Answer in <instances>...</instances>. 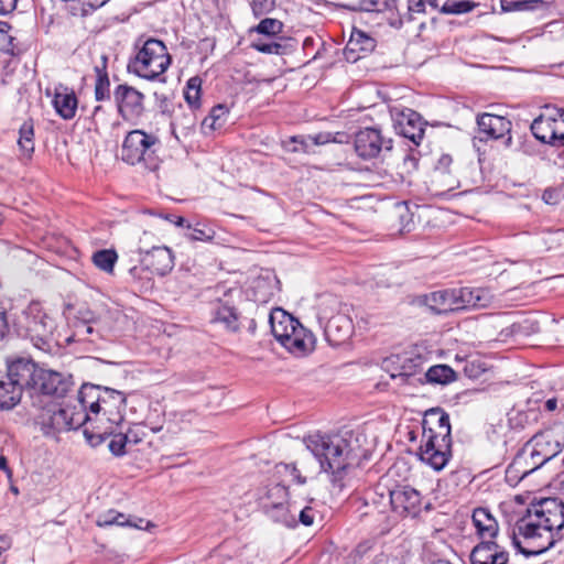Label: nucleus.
I'll return each instance as SVG.
<instances>
[{"label": "nucleus", "instance_id": "obj_53", "mask_svg": "<svg viewBox=\"0 0 564 564\" xmlns=\"http://www.w3.org/2000/svg\"><path fill=\"white\" fill-rule=\"evenodd\" d=\"M452 164H453L452 156L449 154H442L435 164V172H437L442 175L451 174Z\"/></svg>", "mask_w": 564, "mask_h": 564}, {"label": "nucleus", "instance_id": "obj_6", "mask_svg": "<svg viewBox=\"0 0 564 564\" xmlns=\"http://www.w3.org/2000/svg\"><path fill=\"white\" fill-rule=\"evenodd\" d=\"M135 54L129 59L130 74L153 82H165L163 77L172 63V57L163 41L154 37H139L134 43Z\"/></svg>", "mask_w": 564, "mask_h": 564}, {"label": "nucleus", "instance_id": "obj_32", "mask_svg": "<svg viewBox=\"0 0 564 564\" xmlns=\"http://www.w3.org/2000/svg\"><path fill=\"white\" fill-rule=\"evenodd\" d=\"M22 398L19 388L6 373H0V410L13 409Z\"/></svg>", "mask_w": 564, "mask_h": 564}, {"label": "nucleus", "instance_id": "obj_30", "mask_svg": "<svg viewBox=\"0 0 564 564\" xmlns=\"http://www.w3.org/2000/svg\"><path fill=\"white\" fill-rule=\"evenodd\" d=\"M375 46H376V41L371 36L367 35L362 31L356 30L350 35V39L346 45L345 53H346V56L348 59L352 58V61L356 62L357 59H359L361 57V55L358 54L356 56H352V54L370 53L373 51Z\"/></svg>", "mask_w": 564, "mask_h": 564}, {"label": "nucleus", "instance_id": "obj_25", "mask_svg": "<svg viewBox=\"0 0 564 564\" xmlns=\"http://www.w3.org/2000/svg\"><path fill=\"white\" fill-rule=\"evenodd\" d=\"M354 330L352 321L346 314L332 316L325 325L324 333L330 345L338 346L350 337Z\"/></svg>", "mask_w": 564, "mask_h": 564}, {"label": "nucleus", "instance_id": "obj_3", "mask_svg": "<svg viewBox=\"0 0 564 564\" xmlns=\"http://www.w3.org/2000/svg\"><path fill=\"white\" fill-rule=\"evenodd\" d=\"M422 429L419 457L433 469L442 470L451 456L449 415L440 408L431 409L424 415Z\"/></svg>", "mask_w": 564, "mask_h": 564}, {"label": "nucleus", "instance_id": "obj_47", "mask_svg": "<svg viewBox=\"0 0 564 564\" xmlns=\"http://www.w3.org/2000/svg\"><path fill=\"white\" fill-rule=\"evenodd\" d=\"M251 10L256 18L271 13L276 7V0H252Z\"/></svg>", "mask_w": 564, "mask_h": 564}, {"label": "nucleus", "instance_id": "obj_28", "mask_svg": "<svg viewBox=\"0 0 564 564\" xmlns=\"http://www.w3.org/2000/svg\"><path fill=\"white\" fill-rule=\"evenodd\" d=\"M108 57L101 55L100 63L95 65L94 97L96 101H109L111 99L110 79L107 70Z\"/></svg>", "mask_w": 564, "mask_h": 564}, {"label": "nucleus", "instance_id": "obj_36", "mask_svg": "<svg viewBox=\"0 0 564 564\" xmlns=\"http://www.w3.org/2000/svg\"><path fill=\"white\" fill-rule=\"evenodd\" d=\"M18 145L23 154L30 159L34 152V121L25 120L19 129Z\"/></svg>", "mask_w": 564, "mask_h": 564}, {"label": "nucleus", "instance_id": "obj_14", "mask_svg": "<svg viewBox=\"0 0 564 564\" xmlns=\"http://www.w3.org/2000/svg\"><path fill=\"white\" fill-rule=\"evenodd\" d=\"M544 464L543 459L536 454L535 448H532L527 442L508 465L506 481L510 486H517L523 478L541 468Z\"/></svg>", "mask_w": 564, "mask_h": 564}, {"label": "nucleus", "instance_id": "obj_57", "mask_svg": "<svg viewBox=\"0 0 564 564\" xmlns=\"http://www.w3.org/2000/svg\"><path fill=\"white\" fill-rule=\"evenodd\" d=\"M425 10V0H408V17L413 19V13H423Z\"/></svg>", "mask_w": 564, "mask_h": 564}, {"label": "nucleus", "instance_id": "obj_27", "mask_svg": "<svg viewBox=\"0 0 564 564\" xmlns=\"http://www.w3.org/2000/svg\"><path fill=\"white\" fill-rule=\"evenodd\" d=\"M212 322L223 325V327L231 333L240 329L239 313L236 307L218 300L212 310Z\"/></svg>", "mask_w": 564, "mask_h": 564}, {"label": "nucleus", "instance_id": "obj_40", "mask_svg": "<svg viewBox=\"0 0 564 564\" xmlns=\"http://www.w3.org/2000/svg\"><path fill=\"white\" fill-rule=\"evenodd\" d=\"M93 324L94 323L72 322L74 332H73V335L67 338V343H70V341L94 343L95 338L93 336L96 335V337H98V333L95 330Z\"/></svg>", "mask_w": 564, "mask_h": 564}, {"label": "nucleus", "instance_id": "obj_22", "mask_svg": "<svg viewBox=\"0 0 564 564\" xmlns=\"http://www.w3.org/2000/svg\"><path fill=\"white\" fill-rule=\"evenodd\" d=\"M528 443L535 448L536 454L544 463L557 456L564 447V437L554 431L536 433Z\"/></svg>", "mask_w": 564, "mask_h": 564}, {"label": "nucleus", "instance_id": "obj_60", "mask_svg": "<svg viewBox=\"0 0 564 564\" xmlns=\"http://www.w3.org/2000/svg\"><path fill=\"white\" fill-rule=\"evenodd\" d=\"M290 142L295 144L292 149H290V151H292V152H300V151L305 152L306 151V143L302 137H292L290 139Z\"/></svg>", "mask_w": 564, "mask_h": 564}, {"label": "nucleus", "instance_id": "obj_42", "mask_svg": "<svg viewBox=\"0 0 564 564\" xmlns=\"http://www.w3.org/2000/svg\"><path fill=\"white\" fill-rule=\"evenodd\" d=\"M202 79L198 76L192 77L186 83L184 97L192 109L199 107Z\"/></svg>", "mask_w": 564, "mask_h": 564}, {"label": "nucleus", "instance_id": "obj_8", "mask_svg": "<svg viewBox=\"0 0 564 564\" xmlns=\"http://www.w3.org/2000/svg\"><path fill=\"white\" fill-rule=\"evenodd\" d=\"M13 327L19 336L29 338L36 348L44 351L51 349L55 322L40 303L29 304L14 318Z\"/></svg>", "mask_w": 564, "mask_h": 564}, {"label": "nucleus", "instance_id": "obj_45", "mask_svg": "<svg viewBox=\"0 0 564 564\" xmlns=\"http://www.w3.org/2000/svg\"><path fill=\"white\" fill-rule=\"evenodd\" d=\"M283 23L278 19L265 18L254 28V31L264 35H276L282 32Z\"/></svg>", "mask_w": 564, "mask_h": 564}, {"label": "nucleus", "instance_id": "obj_23", "mask_svg": "<svg viewBox=\"0 0 564 564\" xmlns=\"http://www.w3.org/2000/svg\"><path fill=\"white\" fill-rule=\"evenodd\" d=\"M470 564H507L509 553L496 541L479 542L470 553Z\"/></svg>", "mask_w": 564, "mask_h": 564}, {"label": "nucleus", "instance_id": "obj_31", "mask_svg": "<svg viewBox=\"0 0 564 564\" xmlns=\"http://www.w3.org/2000/svg\"><path fill=\"white\" fill-rule=\"evenodd\" d=\"M278 313L280 314V319H278L275 313L270 315L271 332L275 339L283 345L284 335L293 333L294 326L299 325V321L282 310H278Z\"/></svg>", "mask_w": 564, "mask_h": 564}, {"label": "nucleus", "instance_id": "obj_64", "mask_svg": "<svg viewBox=\"0 0 564 564\" xmlns=\"http://www.w3.org/2000/svg\"><path fill=\"white\" fill-rule=\"evenodd\" d=\"M312 140L315 144H325L329 141L328 134L318 133L314 137H312Z\"/></svg>", "mask_w": 564, "mask_h": 564}, {"label": "nucleus", "instance_id": "obj_62", "mask_svg": "<svg viewBox=\"0 0 564 564\" xmlns=\"http://www.w3.org/2000/svg\"><path fill=\"white\" fill-rule=\"evenodd\" d=\"M518 329H519V326H517L516 324L503 328L499 334V337H500L499 340L505 341L507 339V337L512 336L516 333V330H518Z\"/></svg>", "mask_w": 564, "mask_h": 564}, {"label": "nucleus", "instance_id": "obj_2", "mask_svg": "<svg viewBox=\"0 0 564 564\" xmlns=\"http://www.w3.org/2000/svg\"><path fill=\"white\" fill-rule=\"evenodd\" d=\"M343 434L314 433L304 438L306 448L319 464V468L333 476V481L341 480L357 455L349 440Z\"/></svg>", "mask_w": 564, "mask_h": 564}, {"label": "nucleus", "instance_id": "obj_19", "mask_svg": "<svg viewBox=\"0 0 564 564\" xmlns=\"http://www.w3.org/2000/svg\"><path fill=\"white\" fill-rule=\"evenodd\" d=\"M477 126L479 133L485 134L486 140H498L507 137L505 145H511L512 137L510 132L512 123L506 117L485 112L477 116Z\"/></svg>", "mask_w": 564, "mask_h": 564}, {"label": "nucleus", "instance_id": "obj_49", "mask_svg": "<svg viewBox=\"0 0 564 564\" xmlns=\"http://www.w3.org/2000/svg\"><path fill=\"white\" fill-rule=\"evenodd\" d=\"M297 464H300L304 470L306 469L305 459L303 458L294 464H280L278 467L283 468L285 473H289L293 477V480L299 485H303L306 482V478L301 475V470L299 469Z\"/></svg>", "mask_w": 564, "mask_h": 564}, {"label": "nucleus", "instance_id": "obj_9", "mask_svg": "<svg viewBox=\"0 0 564 564\" xmlns=\"http://www.w3.org/2000/svg\"><path fill=\"white\" fill-rule=\"evenodd\" d=\"M160 148L158 134L135 129L128 132L123 139L121 159L130 165L143 164L149 170H155Z\"/></svg>", "mask_w": 564, "mask_h": 564}, {"label": "nucleus", "instance_id": "obj_4", "mask_svg": "<svg viewBox=\"0 0 564 564\" xmlns=\"http://www.w3.org/2000/svg\"><path fill=\"white\" fill-rule=\"evenodd\" d=\"M32 405L39 409L35 421L45 435L77 430L93 421L89 414L85 412L79 391L76 398L68 401L47 400L40 401V403L33 401Z\"/></svg>", "mask_w": 564, "mask_h": 564}, {"label": "nucleus", "instance_id": "obj_39", "mask_svg": "<svg viewBox=\"0 0 564 564\" xmlns=\"http://www.w3.org/2000/svg\"><path fill=\"white\" fill-rule=\"evenodd\" d=\"M91 260L98 269L111 273L118 260V254L113 249H102L94 252Z\"/></svg>", "mask_w": 564, "mask_h": 564}, {"label": "nucleus", "instance_id": "obj_17", "mask_svg": "<svg viewBox=\"0 0 564 564\" xmlns=\"http://www.w3.org/2000/svg\"><path fill=\"white\" fill-rule=\"evenodd\" d=\"M118 429L119 427L112 426L102 427L99 425L85 426L84 436L88 444L93 447L100 445L109 438L108 448L110 453L116 457H120L126 454L128 435L121 431L117 432Z\"/></svg>", "mask_w": 564, "mask_h": 564}, {"label": "nucleus", "instance_id": "obj_50", "mask_svg": "<svg viewBox=\"0 0 564 564\" xmlns=\"http://www.w3.org/2000/svg\"><path fill=\"white\" fill-rule=\"evenodd\" d=\"M417 166L419 158L416 156V153H414L413 151L405 153L401 165L402 173L410 175L417 170Z\"/></svg>", "mask_w": 564, "mask_h": 564}, {"label": "nucleus", "instance_id": "obj_43", "mask_svg": "<svg viewBox=\"0 0 564 564\" xmlns=\"http://www.w3.org/2000/svg\"><path fill=\"white\" fill-rule=\"evenodd\" d=\"M476 6L470 0L446 1L440 11L445 14H462L470 12Z\"/></svg>", "mask_w": 564, "mask_h": 564}, {"label": "nucleus", "instance_id": "obj_20", "mask_svg": "<svg viewBox=\"0 0 564 564\" xmlns=\"http://www.w3.org/2000/svg\"><path fill=\"white\" fill-rule=\"evenodd\" d=\"M390 503L393 511L401 516L415 517L421 511V494L408 485L397 486L390 490Z\"/></svg>", "mask_w": 564, "mask_h": 564}, {"label": "nucleus", "instance_id": "obj_54", "mask_svg": "<svg viewBox=\"0 0 564 564\" xmlns=\"http://www.w3.org/2000/svg\"><path fill=\"white\" fill-rule=\"evenodd\" d=\"M256 48L262 53L278 54V55L283 54L285 51L284 45H282L281 43H278V42L257 44Z\"/></svg>", "mask_w": 564, "mask_h": 564}, {"label": "nucleus", "instance_id": "obj_44", "mask_svg": "<svg viewBox=\"0 0 564 564\" xmlns=\"http://www.w3.org/2000/svg\"><path fill=\"white\" fill-rule=\"evenodd\" d=\"M397 0H360L358 9L367 12H382L394 7Z\"/></svg>", "mask_w": 564, "mask_h": 564}, {"label": "nucleus", "instance_id": "obj_37", "mask_svg": "<svg viewBox=\"0 0 564 564\" xmlns=\"http://www.w3.org/2000/svg\"><path fill=\"white\" fill-rule=\"evenodd\" d=\"M228 115L229 110L225 105L213 107L209 115L202 122L203 129L214 131L223 128L227 121Z\"/></svg>", "mask_w": 564, "mask_h": 564}, {"label": "nucleus", "instance_id": "obj_24", "mask_svg": "<svg viewBox=\"0 0 564 564\" xmlns=\"http://www.w3.org/2000/svg\"><path fill=\"white\" fill-rule=\"evenodd\" d=\"M282 346L295 356H304L314 349L315 336L299 322L293 333L284 335Z\"/></svg>", "mask_w": 564, "mask_h": 564}, {"label": "nucleus", "instance_id": "obj_52", "mask_svg": "<svg viewBox=\"0 0 564 564\" xmlns=\"http://www.w3.org/2000/svg\"><path fill=\"white\" fill-rule=\"evenodd\" d=\"M73 322L78 323H95L96 314L86 306H80L77 308L76 314L74 316Z\"/></svg>", "mask_w": 564, "mask_h": 564}, {"label": "nucleus", "instance_id": "obj_5", "mask_svg": "<svg viewBox=\"0 0 564 564\" xmlns=\"http://www.w3.org/2000/svg\"><path fill=\"white\" fill-rule=\"evenodd\" d=\"M79 392L85 412L93 419L88 426L120 427L127 405L123 392L94 384H84Z\"/></svg>", "mask_w": 564, "mask_h": 564}, {"label": "nucleus", "instance_id": "obj_26", "mask_svg": "<svg viewBox=\"0 0 564 564\" xmlns=\"http://www.w3.org/2000/svg\"><path fill=\"white\" fill-rule=\"evenodd\" d=\"M473 524L476 530L477 536L485 541H495L499 532V525L496 518L490 513L487 508H476L471 516Z\"/></svg>", "mask_w": 564, "mask_h": 564}, {"label": "nucleus", "instance_id": "obj_1", "mask_svg": "<svg viewBox=\"0 0 564 564\" xmlns=\"http://www.w3.org/2000/svg\"><path fill=\"white\" fill-rule=\"evenodd\" d=\"M562 485V499L550 497L534 501L517 521L516 528L522 536V541L513 533L512 543L524 556L540 555L553 547L562 539L561 530L564 528V481Z\"/></svg>", "mask_w": 564, "mask_h": 564}, {"label": "nucleus", "instance_id": "obj_56", "mask_svg": "<svg viewBox=\"0 0 564 564\" xmlns=\"http://www.w3.org/2000/svg\"><path fill=\"white\" fill-rule=\"evenodd\" d=\"M314 519H315V511L313 508L311 507H305L303 508L300 513H299V520H296L297 522L306 525V527H310L313 524L314 522Z\"/></svg>", "mask_w": 564, "mask_h": 564}, {"label": "nucleus", "instance_id": "obj_59", "mask_svg": "<svg viewBox=\"0 0 564 564\" xmlns=\"http://www.w3.org/2000/svg\"><path fill=\"white\" fill-rule=\"evenodd\" d=\"M18 0H0V15H7L17 8Z\"/></svg>", "mask_w": 564, "mask_h": 564}, {"label": "nucleus", "instance_id": "obj_12", "mask_svg": "<svg viewBox=\"0 0 564 564\" xmlns=\"http://www.w3.org/2000/svg\"><path fill=\"white\" fill-rule=\"evenodd\" d=\"M288 496V488L281 484H275L268 489L267 497L261 501V508L273 522L286 528H295L297 525L295 514L284 503Z\"/></svg>", "mask_w": 564, "mask_h": 564}, {"label": "nucleus", "instance_id": "obj_11", "mask_svg": "<svg viewBox=\"0 0 564 564\" xmlns=\"http://www.w3.org/2000/svg\"><path fill=\"white\" fill-rule=\"evenodd\" d=\"M393 148L391 138L384 135L379 128L360 129L354 137V149L362 160H372L390 152Z\"/></svg>", "mask_w": 564, "mask_h": 564}, {"label": "nucleus", "instance_id": "obj_29", "mask_svg": "<svg viewBox=\"0 0 564 564\" xmlns=\"http://www.w3.org/2000/svg\"><path fill=\"white\" fill-rule=\"evenodd\" d=\"M53 105L56 112L65 120H70L75 117L78 100L73 90L64 87L63 90L55 93Z\"/></svg>", "mask_w": 564, "mask_h": 564}, {"label": "nucleus", "instance_id": "obj_61", "mask_svg": "<svg viewBox=\"0 0 564 564\" xmlns=\"http://www.w3.org/2000/svg\"><path fill=\"white\" fill-rule=\"evenodd\" d=\"M0 470H2L6 474L8 480L11 481L13 473L12 469L9 467L7 457L3 455H0Z\"/></svg>", "mask_w": 564, "mask_h": 564}, {"label": "nucleus", "instance_id": "obj_34", "mask_svg": "<svg viewBox=\"0 0 564 564\" xmlns=\"http://www.w3.org/2000/svg\"><path fill=\"white\" fill-rule=\"evenodd\" d=\"M501 9L505 12L513 11H538L544 10L554 0H500Z\"/></svg>", "mask_w": 564, "mask_h": 564}, {"label": "nucleus", "instance_id": "obj_21", "mask_svg": "<svg viewBox=\"0 0 564 564\" xmlns=\"http://www.w3.org/2000/svg\"><path fill=\"white\" fill-rule=\"evenodd\" d=\"M140 261L145 268L158 275H165L174 268L173 251L166 246H154L151 249H138Z\"/></svg>", "mask_w": 564, "mask_h": 564}, {"label": "nucleus", "instance_id": "obj_7", "mask_svg": "<svg viewBox=\"0 0 564 564\" xmlns=\"http://www.w3.org/2000/svg\"><path fill=\"white\" fill-rule=\"evenodd\" d=\"M491 301L489 290L468 286L434 291L425 297V304L436 314L487 307Z\"/></svg>", "mask_w": 564, "mask_h": 564}, {"label": "nucleus", "instance_id": "obj_41", "mask_svg": "<svg viewBox=\"0 0 564 564\" xmlns=\"http://www.w3.org/2000/svg\"><path fill=\"white\" fill-rule=\"evenodd\" d=\"M395 214L400 221V231L410 232L414 228V213L410 209L406 202L395 205Z\"/></svg>", "mask_w": 564, "mask_h": 564}, {"label": "nucleus", "instance_id": "obj_10", "mask_svg": "<svg viewBox=\"0 0 564 564\" xmlns=\"http://www.w3.org/2000/svg\"><path fill=\"white\" fill-rule=\"evenodd\" d=\"M532 135L553 148L564 147V108L546 105L530 124Z\"/></svg>", "mask_w": 564, "mask_h": 564}, {"label": "nucleus", "instance_id": "obj_13", "mask_svg": "<svg viewBox=\"0 0 564 564\" xmlns=\"http://www.w3.org/2000/svg\"><path fill=\"white\" fill-rule=\"evenodd\" d=\"M74 382L70 376L41 368L36 384L32 392L33 401L40 403L44 399H61L72 391Z\"/></svg>", "mask_w": 564, "mask_h": 564}, {"label": "nucleus", "instance_id": "obj_63", "mask_svg": "<svg viewBox=\"0 0 564 564\" xmlns=\"http://www.w3.org/2000/svg\"><path fill=\"white\" fill-rule=\"evenodd\" d=\"M166 219L169 221H171L172 224H174L175 226H177V227H185L186 228V225L189 224L184 217L176 216V215H169L166 217Z\"/></svg>", "mask_w": 564, "mask_h": 564}, {"label": "nucleus", "instance_id": "obj_48", "mask_svg": "<svg viewBox=\"0 0 564 564\" xmlns=\"http://www.w3.org/2000/svg\"><path fill=\"white\" fill-rule=\"evenodd\" d=\"M143 522H144V520L142 518L127 516V514L116 510L113 525L142 529Z\"/></svg>", "mask_w": 564, "mask_h": 564}, {"label": "nucleus", "instance_id": "obj_18", "mask_svg": "<svg viewBox=\"0 0 564 564\" xmlns=\"http://www.w3.org/2000/svg\"><path fill=\"white\" fill-rule=\"evenodd\" d=\"M41 367L35 364L31 358L17 357L12 360H7L6 375L19 388L22 393L24 389L33 392Z\"/></svg>", "mask_w": 564, "mask_h": 564}, {"label": "nucleus", "instance_id": "obj_38", "mask_svg": "<svg viewBox=\"0 0 564 564\" xmlns=\"http://www.w3.org/2000/svg\"><path fill=\"white\" fill-rule=\"evenodd\" d=\"M186 229L188 232H186L185 236L192 241L209 242L216 236L214 228L203 221H198L194 226L187 224Z\"/></svg>", "mask_w": 564, "mask_h": 564}, {"label": "nucleus", "instance_id": "obj_35", "mask_svg": "<svg viewBox=\"0 0 564 564\" xmlns=\"http://www.w3.org/2000/svg\"><path fill=\"white\" fill-rule=\"evenodd\" d=\"M195 116L191 110L188 113H183L181 117L175 116L171 122V132L173 137L180 142L183 138H187L195 128Z\"/></svg>", "mask_w": 564, "mask_h": 564}, {"label": "nucleus", "instance_id": "obj_46", "mask_svg": "<svg viewBox=\"0 0 564 564\" xmlns=\"http://www.w3.org/2000/svg\"><path fill=\"white\" fill-rule=\"evenodd\" d=\"M487 371V365L480 358L467 360L464 366V373L470 379H478Z\"/></svg>", "mask_w": 564, "mask_h": 564}, {"label": "nucleus", "instance_id": "obj_58", "mask_svg": "<svg viewBox=\"0 0 564 564\" xmlns=\"http://www.w3.org/2000/svg\"><path fill=\"white\" fill-rule=\"evenodd\" d=\"M560 196L564 197L563 192H561V186L557 188H547L543 193V199L547 204H556Z\"/></svg>", "mask_w": 564, "mask_h": 564}, {"label": "nucleus", "instance_id": "obj_16", "mask_svg": "<svg viewBox=\"0 0 564 564\" xmlns=\"http://www.w3.org/2000/svg\"><path fill=\"white\" fill-rule=\"evenodd\" d=\"M145 96L128 84H120L113 90L118 115L123 120L135 119L144 112Z\"/></svg>", "mask_w": 564, "mask_h": 564}, {"label": "nucleus", "instance_id": "obj_55", "mask_svg": "<svg viewBox=\"0 0 564 564\" xmlns=\"http://www.w3.org/2000/svg\"><path fill=\"white\" fill-rule=\"evenodd\" d=\"M115 514H116L115 509H109V510L98 514L96 524L100 528H107V527L113 525Z\"/></svg>", "mask_w": 564, "mask_h": 564}, {"label": "nucleus", "instance_id": "obj_51", "mask_svg": "<svg viewBox=\"0 0 564 564\" xmlns=\"http://www.w3.org/2000/svg\"><path fill=\"white\" fill-rule=\"evenodd\" d=\"M10 334V324L7 308L0 299V343H3Z\"/></svg>", "mask_w": 564, "mask_h": 564}, {"label": "nucleus", "instance_id": "obj_33", "mask_svg": "<svg viewBox=\"0 0 564 564\" xmlns=\"http://www.w3.org/2000/svg\"><path fill=\"white\" fill-rule=\"evenodd\" d=\"M425 382L432 384H448L457 379L455 370L448 365H434L424 373Z\"/></svg>", "mask_w": 564, "mask_h": 564}, {"label": "nucleus", "instance_id": "obj_15", "mask_svg": "<svg viewBox=\"0 0 564 564\" xmlns=\"http://www.w3.org/2000/svg\"><path fill=\"white\" fill-rule=\"evenodd\" d=\"M394 129L399 134L419 145L424 138L426 122L422 116L410 108H397L391 110Z\"/></svg>", "mask_w": 564, "mask_h": 564}]
</instances>
